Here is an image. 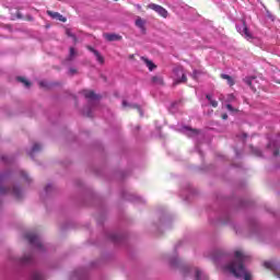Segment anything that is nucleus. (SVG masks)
I'll return each instance as SVG.
<instances>
[{"label": "nucleus", "instance_id": "nucleus-26", "mask_svg": "<svg viewBox=\"0 0 280 280\" xmlns=\"http://www.w3.org/2000/svg\"><path fill=\"white\" fill-rule=\"evenodd\" d=\"M152 82L154 84H163V78L162 77H153Z\"/></svg>", "mask_w": 280, "mask_h": 280}, {"label": "nucleus", "instance_id": "nucleus-5", "mask_svg": "<svg viewBox=\"0 0 280 280\" xmlns=\"http://www.w3.org/2000/svg\"><path fill=\"white\" fill-rule=\"evenodd\" d=\"M83 95L89 101V107L83 110V115H85L86 117H93V112H91V107L95 106L100 102V95L95 94V92L90 90H84Z\"/></svg>", "mask_w": 280, "mask_h": 280}, {"label": "nucleus", "instance_id": "nucleus-25", "mask_svg": "<svg viewBox=\"0 0 280 280\" xmlns=\"http://www.w3.org/2000/svg\"><path fill=\"white\" fill-rule=\"evenodd\" d=\"M73 279H77V280L84 279V271L83 270L74 271Z\"/></svg>", "mask_w": 280, "mask_h": 280}, {"label": "nucleus", "instance_id": "nucleus-34", "mask_svg": "<svg viewBox=\"0 0 280 280\" xmlns=\"http://www.w3.org/2000/svg\"><path fill=\"white\" fill-rule=\"evenodd\" d=\"M2 162H3V163H12V158L2 156Z\"/></svg>", "mask_w": 280, "mask_h": 280}, {"label": "nucleus", "instance_id": "nucleus-38", "mask_svg": "<svg viewBox=\"0 0 280 280\" xmlns=\"http://www.w3.org/2000/svg\"><path fill=\"white\" fill-rule=\"evenodd\" d=\"M39 85H40V86H46L45 81H40V82H39Z\"/></svg>", "mask_w": 280, "mask_h": 280}, {"label": "nucleus", "instance_id": "nucleus-23", "mask_svg": "<svg viewBox=\"0 0 280 280\" xmlns=\"http://www.w3.org/2000/svg\"><path fill=\"white\" fill-rule=\"evenodd\" d=\"M18 82H21L22 84H24L26 89H30V86L32 85V83H30V81H27L25 77H18Z\"/></svg>", "mask_w": 280, "mask_h": 280}, {"label": "nucleus", "instance_id": "nucleus-36", "mask_svg": "<svg viewBox=\"0 0 280 280\" xmlns=\"http://www.w3.org/2000/svg\"><path fill=\"white\" fill-rule=\"evenodd\" d=\"M225 107L230 113H235V108L231 104H226Z\"/></svg>", "mask_w": 280, "mask_h": 280}, {"label": "nucleus", "instance_id": "nucleus-21", "mask_svg": "<svg viewBox=\"0 0 280 280\" xmlns=\"http://www.w3.org/2000/svg\"><path fill=\"white\" fill-rule=\"evenodd\" d=\"M206 97L213 108H218V101L213 100V96L211 94H207Z\"/></svg>", "mask_w": 280, "mask_h": 280}, {"label": "nucleus", "instance_id": "nucleus-17", "mask_svg": "<svg viewBox=\"0 0 280 280\" xmlns=\"http://www.w3.org/2000/svg\"><path fill=\"white\" fill-rule=\"evenodd\" d=\"M104 38L106 40H109V43H113L115 40H120L121 39V36L117 35V34H105L104 35Z\"/></svg>", "mask_w": 280, "mask_h": 280}, {"label": "nucleus", "instance_id": "nucleus-11", "mask_svg": "<svg viewBox=\"0 0 280 280\" xmlns=\"http://www.w3.org/2000/svg\"><path fill=\"white\" fill-rule=\"evenodd\" d=\"M108 237L114 244H121V242H124V235L119 232H110Z\"/></svg>", "mask_w": 280, "mask_h": 280}, {"label": "nucleus", "instance_id": "nucleus-20", "mask_svg": "<svg viewBox=\"0 0 280 280\" xmlns=\"http://www.w3.org/2000/svg\"><path fill=\"white\" fill-rule=\"evenodd\" d=\"M122 106H124V108H127V106H129V108H138L141 117H143V112L141 110V108L137 104H128V102L122 101Z\"/></svg>", "mask_w": 280, "mask_h": 280}, {"label": "nucleus", "instance_id": "nucleus-19", "mask_svg": "<svg viewBox=\"0 0 280 280\" xmlns=\"http://www.w3.org/2000/svg\"><path fill=\"white\" fill-rule=\"evenodd\" d=\"M90 51H93L94 56L96 57L97 62H100L101 65H104V57H102V55H100V51L93 49L92 47L89 48Z\"/></svg>", "mask_w": 280, "mask_h": 280}, {"label": "nucleus", "instance_id": "nucleus-12", "mask_svg": "<svg viewBox=\"0 0 280 280\" xmlns=\"http://www.w3.org/2000/svg\"><path fill=\"white\" fill-rule=\"evenodd\" d=\"M179 132H183V135H187L188 137H197L198 130L191 129V127L184 126L180 129H178Z\"/></svg>", "mask_w": 280, "mask_h": 280}, {"label": "nucleus", "instance_id": "nucleus-1", "mask_svg": "<svg viewBox=\"0 0 280 280\" xmlns=\"http://www.w3.org/2000/svg\"><path fill=\"white\" fill-rule=\"evenodd\" d=\"M14 178H22L26 183H32V177L23 170L8 171L0 174V196H14V198H21L23 191L12 180Z\"/></svg>", "mask_w": 280, "mask_h": 280}, {"label": "nucleus", "instance_id": "nucleus-14", "mask_svg": "<svg viewBox=\"0 0 280 280\" xmlns=\"http://www.w3.org/2000/svg\"><path fill=\"white\" fill-rule=\"evenodd\" d=\"M48 16H51V19H56V21H61V23H67V18L62 16V14L58 12H51L47 11Z\"/></svg>", "mask_w": 280, "mask_h": 280}, {"label": "nucleus", "instance_id": "nucleus-35", "mask_svg": "<svg viewBox=\"0 0 280 280\" xmlns=\"http://www.w3.org/2000/svg\"><path fill=\"white\" fill-rule=\"evenodd\" d=\"M190 75H191L192 80H198V70H194Z\"/></svg>", "mask_w": 280, "mask_h": 280}, {"label": "nucleus", "instance_id": "nucleus-37", "mask_svg": "<svg viewBox=\"0 0 280 280\" xmlns=\"http://www.w3.org/2000/svg\"><path fill=\"white\" fill-rule=\"evenodd\" d=\"M222 119H229V115L223 114V115H222Z\"/></svg>", "mask_w": 280, "mask_h": 280}, {"label": "nucleus", "instance_id": "nucleus-15", "mask_svg": "<svg viewBox=\"0 0 280 280\" xmlns=\"http://www.w3.org/2000/svg\"><path fill=\"white\" fill-rule=\"evenodd\" d=\"M265 268H269L270 270H273L276 277H278V279H280V270L277 269V265H275L273 261H266Z\"/></svg>", "mask_w": 280, "mask_h": 280}, {"label": "nucleus", "instance_id": "nucleus-9", "mask_svg": "<svg viewBox=\"0 0 280 280\" xmlns=\"http://www.w3.org/2000/svg\"><path fill=\"white\" fill-rule=\"evenodd\" d=\"M236 31L241 36L245 37L246 40H250L253 38V33L249 32L248 26H246V22L244 21L236 23Z\"/></svg>", "mask_w": 280, "mask_h": 280}, {"label": "nucleus", "instance_id": "nucleus-3", "mask_svg": "<svg viewBox=\"0 0 280 280\" xmlns=\"http://www.w3.org/2000/svg\"><path fill=\"white\" fill-rule=\"evenodd\" d=\"M246 261H248V256H246L242 252H235L234 260L228 264L224 269L226 270V272H231V275H234L236 279L252 280L253 273H250V271L244 266Z\"/></svg>", "mask_w": 280, "mask_h": 280}, {"label": "nucleus", "instance_id": "nucleus-27", "mask_svg": "<svg viewBox=\"0 0 280 280\" xmlns=\"http://www.w3.org/2000/svg\"><path fill=\"white\" fill-rule=\"evenodd\" d=\"M252 154H255V156H261V150L250 147Z\"/></svg>", "mask_w": 280, "mask_h": 280}, {"label": "nucleus", "instance_id": "nucleus-8", "mask_svg": "<svg viewBox=\"0 0 280 280\" xmlns=\"http://www.w3.org/2000/svg\"><path fill=\"white\" fill-rule=\"evenodd\" d=\"M26 238L28 240L30 244L34 246L37 250H45V245L43 244V240H40V236H38L35 233H28L26 235Z\"/></svg>", "mask_w": 280, "mask_h": 280}, {"label": "nucleus", "instance_id": "nucleus-18", "mask_svg": "<svg viewBox=\"0 0 280 280\" xmlns=\"http://www.w3.org/2000/svg\"><path fill=\"white\" fill-rule=\"evenodd\" d=\"M142 60L144 65L148 67L149 71H154V69H156V65H154V62H152L150 59L142 57Z\"/></svg>", "mask_w": 280, "mask_h": 280}, {"label": "nucleus", "instance_id": "nucleus-43", "mask_svg": "<svg viewBox=\"0 0 280 280\" xmlns=\"http://www.w3.org/2000/svg\"><path fill=\"white\" fill-rule=\"evenodd\" d=\"M236 156H240V153L236 152Z\"/></svg>", "mask_w": 280, "mask_h": 280}, {"label": "nucleus", "instance_id": "nucleus-30", "mask_svg": "<svg viewBox=\"0 0 280 280\" xmlns=\"http://www.w3.org/2000/svg\"><path fill=\"white\" fill-rule=\"evenodd\" d=\"M245 82H246V84H248V86H253V82H255V78H253V77L245 78Z\"/></svg>", "mask_w": 280, "mask_h": 280}, {"label": "nucleus", "instance_id": "nucleus-6", "mask_svg": "<svg viewBox=\"0 0 280 280\" xmlns=\"http://www.w3.org/2000/svg\"><path fill=\"white\" fill-rule=\"evenodd\" d=\"M172 78L175 84H180L187 82V74H185V68L183 66H177L173 69Z\"/></svg>", "mask_w": 280, "mask_h": 280}, {"label": "nucleus", "instance_id": "nucleus-16", "mask_svg": "<svg viewBox=\"0 0 280 280\" xmlns=\"http://www.w3.org/2000/svg\"><path fill=\"white\" fill-rule=\"evenodd\" d=\"M40 150H43V145H40L39 143H35L28 154L30 156H32V159H34V154H36V152H40Z\"/></svg>", "mask_w": 280, "mask_h": 280}, {"label": "nucleus", "instance_id": "nucleus-32", "mask_svg": "<svg viewBox=\"0 0 280 280\" xmlns=\"http://www.w3.org/2000/svg\"><path fill=\"white\" fill-rule=\"evenodd\" d=\"M221 222H224V223L229 222V213H228V212H225V213L221 217Z\"/></svg>", "mask_w": 280, "mask_h": 280}, {"label": "nucleus", "instance_id": "nucleus-42", "mask_svg": "<svg viewBox=\"0 0 280 280\" xmlns=\"http://www.w3.org/2000/svg\"><path fill=\"white\" fill-rule=\"evenodd\" d=\"M138 200H140V202H143V199H141V198H138Z\"/></svg>", "mask_w": 280, "mask_h": 280}, {"label": "nucleus", "instance_id": "nucleus-4", "mask_svg": "<svg viewBox=\"0 0 280 280\" xmlns=\"http://www.w3.org/2000/svg\"><path fill=\"white\" fill-rule=\"evenodd\" d=\"M15 264H19V266H30L28 279L45 280V276H43V272H40L38 268L34 266V256H32V254H25L22 258H18L15 260Z\"/></svg>", "mask_w": 280, "mask_h": 280}, {"label": "nucleus", "instance_id": "nucleus-10", "mask_svg": "<svg viewBox=\"0 0 280 280\" xmlns=\"http://www.w3.org/2000/svg\"><path fill=\"white\" fill-rule=\"evenodd\" d=\"M148 8L150 9V10H153L154 12H156L160 16H162L163 19H167V16H168V12L166 11V9L165 8H163V7H161V5H159V4H156V3H150L149 5H148Z\"/></svg>", "mask_w": 280, "mask_h": 280}, {"label": "nucleus", "instance_id": "nucleus-31", "mask_svg": "<svg viewBox=\"0 0 280 280\" xmlns=\"http://www.w3.org/2000/svg\"><path fill=\"white\" fill-rule=\"evenodd\" d=\"M225 102H228V103L235 102V95L229 94Z\"/></svg>", "mask_w": 280, "mask_h": 280}, {"label": "nucleus", "instance_id": "nucleus-29", "mask_svg": "<svg viewBox=\"0 0 280 280\" xmlns=\"http://www.w3.org/2000/svg\"><path fill=\"white\" fill-rule=\"evenodd\" d=\"M52 189H54V185L48 184V185L45 187L44 191H45V194H51V190H52Z\"/></svg>", "mask_w": 280, "mask_h": 280}, {"label": "nucleus", "instance_id": "nucleus-13", "mask_svg": "<svg viewBox=\"0 0 280 280\" xmlns=\"http://www.w3.org/2000/svg\"><path fill=\"white\" fill-rule=\"evenodd\" d=\"M191 195H194V187H191V185H186L180 194L182 198H184L185 200H189V196Z\"/></svg>", "mask_w": 280, "mask_h": 280}, {"label": "nucleus", "instance_id": "nucleus-24", "mask_svg": "<svg viewBox=\"0 0 280 280\" xmlns=\"http://www.w3.org/2000/svg\"><path fill=\"white\" fill-rule=\"evenodd\" d=\"M221 78L222 80H228L229 86H233V84H235V82H233V78L229 74H221Z\"/></svg>", "mask_w": 280, "mask_h": 280}, {"label": "nucleus", "instance_id": "nucleus-41", "mask_svg": "<svg viewBox=\"0 0 280 280\" xmlns=\"http://www.w3.org/2000/svg\"><path fill=\"white\" fill-rule=\"evenodd\" d=\"M137 8H138V9H141V5H140V4H137Z\"/></svg>", "mask_w": 280, "mask_h": 280}, {"label": "nucleus", "instance_id": "nucleus-22", "mask_svg": "<svg viewBox=\"0 0 280 280\" xmlns=\"http://www.w3.org/2000/svg\"><path fill=\"white\" fill-rule=\"evenodd\" d=\"M136 26L139 27L140 30H144L145 28V21L141 18H138L136 20Z\"/></svg>", "mask_w": 280, "mask_h": 280}, {"label": "nucleus", "instance_id": "nucleus-7", "mask_svg": "<svg viewBox=\"0 0 280 280\" xmlns=\"http://www.w3.org/2000/svg\"><path fill=\"white\" fill-rule=\"evenodd\" d=\"M269 143H268V150L272 152L273 156H279L280 154V140L279 135H276L275 137H269Z\"/></svg>", "mask_w": 280, "mask_h": 280}, {"label": "nucleus", "instance_id": "nucleus-28", "mask_svg": "<svg viewBox=\"0 0 280 280\" xmlns=\"http://www.w3.org/2000/svg\"><path fill=\"white\" fill-rule=\"evenodd\" d=\"M247 138H248V136L246 133H242L241 136H236V139H238V141H242V143H245Z\"/></svg>", "mask_w": 280, "mask_h": 280}, {"label": "nucleus", "instance_id": "nucleus-40", "mask_svg": "<svg viewBox=\"0 0 280 280\" xmlns=\"http://www.w3.org/2000/svg\"><path fill=\"white\" fill-rule=\"evenodd\" d=\"M70 72H71V73H74V72H75V70H73V69H70Z\"/></svg>", "mask_w": 280, "mask_h": 280}, {"label": "nucleus", "instance_id": "nucleus-33", "mask_svg": "<svg viewBox=\"0 0 280 280\" xmlns=\"http://www.w3.org/2000/svg\"><path fill=\"white\" fill-rule=\"evenodd\" d=\"M74 56H75V49L74 48H70L69 60H73Z\"/></svg>", "mask_w": 280, "mask_h": 280}, {"label": "nucleus", "instance_id": "nucleus-2", "mask_svg": "<svg viewBox=\"0 0 280 280\" xmlns=\"http://www.w3.org/2000/svg\"><path fill=\"white\" fill-rule=\"evenodd\" d=\"M168 262H170L171 268H175V269L179 270V272L184 279H195V280H208L209 279V277L207 276V273H205V271H202L196 267L188 266L176 254L168 257Z\"/></svg>", "mask_w": 280, "mask_h": 280}, {"label": "nucleus", "instance_id": "nucleus-39", "mask_svg": "<svg viewBox=\"0 0 280 280\" xmlns=\"http://www.w3.org/2000/svg\"><path fill=\"white\" fill-rule=\"evenodd\" d=\"M165 220H166V217H163V218L161 219V222H165Z\"/></svg>", "mask_w": 280, "mask_h": 280}]
</instances>
